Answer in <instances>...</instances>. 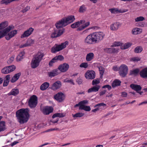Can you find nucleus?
I'll use <instances>...</instances> for the list:
<instances>
[{
	"label": "nucleus",
	"mask_w": 147,
	"mask_h": 147,
	"mask_svg": "<svg viewBox=\"0 0 147 147\" xmlns=\"http://www.w3.org/2000/svg\"><path fill=\"white\" fill-rule=\"evenodd\" d=\"M128 70V67L126 65H121L119 69V73L120 76L122 77H125L127 74Z\"/></svg>",
	"instance_id": "5"
},
{
	"label": "nucleus",
	"mask_w": 147,
	"mask_h": 147,
	"mask_svg": "<svg viewBox=\"0 0 147 147\" xmlns=\"http://www.w3.org/2000/svg\"><path fill=\"white\" fill-rule=\"evenodd\" d=\"M29 112V110L27 108L21 109L16 112V116L19 123L24 124L28 121L30 117Z\"/></svg>",
	"instance_id": "1"
},
{
	"label": "nucleus",
	"mask_w": 147,
	"mask_h": 147,
	"mask_svg": "<svg viewBox=\"0 0 147 147\" xmlns=\"http://www.w3.org/2000/svg\"><path fill=\"white\" fill-rule=\"evenodd\" d=\"M84 115V113H78L75 114H73V117L74 118L80 117L83 116Z\"/></svg>",
	"instance_id": "42"
},
{
	"label": "nucleus",
	"mask_w": 147,
	"mask_h": 147,
	"mask_svg": "<svg viewBox=\"0 0 147 147\" xmlns=\"http://www.w3.org/2000/svg\"><path fill=\"white\" fill-rule=\"evenodd\" d=\"M8 25L7 21H4L0 24V38L3 37L9 31V26L6 28Z\"/></svg>",
	"instance_id": "2"
},
{
	"label": "nucleus",
	"mask_w": 147,
	"mask_h": 147,
	"mask_svg": "<svg viewBox=\"0 0 147 147\" xmlns=\"http://www.w3.org/2000/svg\"><path fill=\"white\" fill-rule=\"evenodd\" d=\"M1 72L4 74H7L9 73V66H6L1 70Z\"/></svg>",
	"instance_id": "36"
},
{
	"label": "nucleus",
	"mask_w": 147,
	"mask_h": 147,
	"mask_svg": "<svg viewBox=\"0 0 147 147\" xmlns=\"http://www.w3.org/2000/svg\"><path fill=\"white\" fill-rule=\"evenodd\" d=\"M5 80L3 82V86H7L8 84L9 81V75H7L5 77Z\"/></svg>",
	"instance_id": "38"
},
{
	"label": "nucleus",
	"mask_w": 147,
	"mask_h": 147,
	"mask_svg": "<svg viewBox=\"0 0 147 147\" xmlns=\"http://www.w3.org/2000/svg\"><path fill=\"white\" fill-rule=\"evenodd\" d=\"M40 63L33 58L31 63V66L32 68H36L39 65Z\"/></svg>",
	"instance_id": "21"
},
{
	"label": "nucleus",
	"mask_w": 147,
	"mask_h": 147,
	"mask_svg": "<svg viewBox=\"0 0 147 147\" xmlns=\"http://www.w3.org/2000/svg\"><path fill=\"white\" fill-rule=\"evenodd\" d=\"M65 29L64 28L55 29L52 33L51 37L53 38L59 37L63 33Z\"/></svg>",
	"instance_id": "7"
},
{
	"label": "nucleus",
	"mask_w": 147,
	"mask_h": 147,
	"mask_svg": "<svg viewBox=\"0 0 147 147\" xmlns=\"http://www.w3.org/2000/svg\"><path fill=\"white\" fill-rule=\"evenodd\" d=\"M18 143L19 142L18 141H15L11 143V145L12 147H13Z\"/></svg>",
	"instance_id": "62"
},
{
	"label": "nucleus",
	"mask_w": 147,
	"mask_h": 147,
	"mask_svg": "<svg viewBox=\"0 0 147 147\" xmlns=\"http://www.w3.org/2000/svg\"><path fill=\"white\" fill-rule=\"evenodd\" d=\"M68 42L67 41L62 43L59 45L55 44L53 47L51 48V52L53 53H55L65 48L66 46L68 45Z\"/></svg>",
	"instance_id": "3"
},
{
	"label": "nucleus",
	"mask_w": 147,
	"mask_h": 147,
	"mask_svg": "<svg viewBox=\"0 0 147 147\" xmlns=\"http://www.w3.org/2000/svg\"><path fill=\"white\" fill-rule=\"evenodd\" d=\"M60 73V71L58 69H57L48 72V74L49 77H52L58 75Z\"/></svg>",
	"instance_id": "18"
},
{
	"label": "nucleus",
	"mask_w": 147,
	"mask_h": 147,
	"mask_svg": "<svg viewBox=\"0 0 147 147\" xmlns=\"http://www.w3.org/2000/svg\"><path fill=\"white\" fill-rule=\"evenodd\" d=\"M17 33V30H14L13 31H10V39L13 37Z\"/></svg>",
	"instance_id": "45"
},
{
	"label": "nucleus",
	"mask_w": 147,
	"mask_h": 147,
	"mask_svg": "<svg viewBox=\"0 0 147 147\" xmlns=\"http://www.w3.org/2000/svg\"><path fill=\"white\" fill-rule=\"evenodd\" d=\"M98 69L100 74V78H101L102 77V75L104 72V68L100 66L98 67Z\"/></svg>",
	"instance_id": "39"
},
{
	"label": "nucleus",
	"mask_w": 147,
	"mask_h": 147,
	"mask_svg": "<svg viewBox=\"0 0 147 147\" xmlns=\"http://www.w3.org/2000/svg\"><path fill=\"white\" fill-rule=\"evenodd\" d=\"M69 65L66 63H64L60 65L58 69L60 71L64 72L67 71L69 68Z\"/></svg>",
	"instance_id": "13"
},
{
	"label": "nucleus",
	"mask_w": 147,
	"mask_h": 147,
	"mask_svg": "<svg viewBox=\"0 0 147 147\" xmlns=\"http://www.w3.org/2000/svg\"><path fill=\"white\" fill-rule=\"evenodd\" d=\"M100 83V81L99 79H97L94 80L92 82V85H93L97 84Z\"/></svg>",
	"instance_id": "51"
},
{
	"label": "nucleus",
	"mask_w": 147,
	"mask_h": 147,
	"mask_svg": "<svg viewBox=\"0 0 147 147\" xmlns=\"http://www.w3.org/2000/svg\"><path fill=\"white\" fill-rule=\"evenodd\" d=\"M143 49L140 46L136 47L134 49V52L138 53H141Z\"/></svg>",
	"instance_id": "44"
},
{
	"label": "nucleus",
	"mask_w": 147,
	"mask_h": 147,
	"mask_svg": "<svg viewBox=\"0 0 147 147\" xmlns=\"http://www.w3.org/2000/svg\"><path fill=\"white\" fill-rule=\"evenodd\" d=\"M140 59L141 58L139 57H135L131 58L130 61L134 62H138L140 61Z\"/></svg>",
	"instance_id": "46"
},
{
	"label": "nucleus",
	"mask_w": 147,
	"mask_h": 147,
	"mask_svg": "<svg viewBox=\"0 0 147 147\" xmlns=\"http://www.w3.org/2000/svg\"><path fill=\"white\" fill-rule=\"evenodd\" d=\"M130 86L133 90L136 91L137 92H138V91H140L142 88L140 85L134 84H131Z\"/></svg>",
	"instance_id": "19"
},
{
	"label": "nucleus",
	"mask_w": 147,
	"mask_h": 147,
	"mask_svg": "<svg viewBox=\"0 0 147 147\" xmlns=\"http://www.w3.org/2000/svg\"><path fill=\"white\" fill-rule=\"evenodd\" d=\"M85 76L87 79H93L95 77V73L93 70L88 71L85 73Z\"/></svg>",
	"instance_id": "11"
},
{
	"label": "nucleus",
	"mask_w": 147,
	"mask_h": 147,
	"mask_svg": "<svg viewBox=\"0 0 147 147\" xmlns=\"http://www.w3.org/2000/svg\"><path fill=\"white\" fill-rule=\"evenodd\" d=\"M0 3L1 4L7 5L9 3V0H2Z\"/></svg>",
	"instance_id": "49"
},
{
	"label": "nucleus",
	"mask_w": 147,
	"mask_h": 147,
	"mask_svg": "<svg viewBox=\"0 0 147 147\" xmlns=\"http://www.w3.org/2000/svg\"><path fill=\"white\" fill-rule=\"evenodd\" d=\"M49 86V84L47 82H45L41 85L40 89L42 90H46Z\"/></svg>",
	"instance_id": "29"
},
{
	"label": "nucleus",
	"mask_w": 147,
	"mask_h": 147,
	"mask_svg": "<svg viewBox=\"0 0 147 147\" xmlns=\"http://www.w3.org/2000/svg\"><path fill=\"white\" fill-rule=\"evenodd\" d=\"M106 104H105L103 103H100L96 105H95L94 106V107H102L104 106H106Z\"/></svg>",
	"instance_id": "56"
},
{
	"label": "nucleus",
	"mask_w": 147,
	"mask_h": 147,
	"mask_svg": "<svg viewBox=\"0 0 147 147\" xmlns=\"http://www.w3.org/2000/svg\"><path fill=\"white\" fill-rule=\"evenodd\" d=\"M55 26L57 29H60V28L65 26H66V25L63 19L62 18L55 24Z\"/></svg>",
	"instance_id": "17"
},
{
	"label": "nucleus",
	"mask_w": 147,
	"mask_h": 147,
	"mask_svg": "<svg viewBox=\"0 0 147 147\" xmlns=\"http://www.w3.org/2000/svg\"><path fill=\"white\" fill-rule=\"evenodd\" d=\"M95 43H98L102 40L104 37L105 34L102 32H99L93 33Z\"/></svg>",
	"instance_id": "4"
},
{
	"label": "nucleus",
	"mask_w": 147,
	"mask_h": 147,
	"mask_svg": "<svg viewBox=\"0 0 147 147\" xmlns=\"http://www.w3.org/2000/svg\"><path fill=\"white\" fill-rule=\"evenodd\" d=\"M30 9V7L27 6L24 9H23L22 10V12L23 13H24Z\"/></svg>",
	"instance_id": "61"
},
{
	"label": "nucleus",
	"mask_w": 147,
	"mask_h": 147,
	"mask_svg": "<svg viewBox=\"0 0 147 147\" xmlns=\"http://www.w3.org/2000/svg\"><path fill=\"white\" fill-rule=\"evenodd\" d=\"M121 82L120 80H119L116 79L112 83V86L113 88L116 86H119L120 85Z\"/></svg>",
	"instance_id": "27"
},
{
	"label": "nucleus",
	"mask_w": 147,
	"mask_h": 147,
	"mask_svg": "<svg viewBox=\"0 0 147 147\" xmlns=\"http://www.w3.org/2000/svg\"><path fill=\"white\" fill-rule=\"evenodd\" d=\"M145 20L144 18L142 16H140L135 19L136 22H139Z\"/></svg>",
	"instance_id": "48"
},
{
	"label": "nucleus",
	"mask_w": 147,
	"mask_h": 147,
	"mask_svg": "<svg viewBox=\"0 0 147 147\" xmlns=\"http://www.w3.org/2000/svg\"><path fill=\"white\" fill-rule=\"evenodd\" d=\"M54 98L59 102L63 101L65 99V96L64 94L61 92L58 93L54 96Z\"/></svg>",
	"instance_id": "14"
},
{
	"label": "nucleus",
	"mask_w": 147,
	"mask_h": 147,
	"mask_svg": "<svg viewBox=\"0 0 147 147\" xmlns=\"http://www.w3.org/2000/svg\"><path fill=\"white\" fill-rule=\"evenodd\" d=\"M94 57V53H90L86 55V60L87 61H90L93 59Z\"/></svg>",
	"instance_id": "28"
},
{
	"label": "nucleus",
	"mask_w": 147,
	"mask_h": 147,
	"mask_svg": "<svg viewBox=\"0 0 147 147\" xmlns=\"http://www.w3.org/2000/svg\"><path fill=\"white\" fill-rule=\"evenodd\" d=\"M142 32V30L139 28H135L132 30V33L134 34H139Z\"/></svg>",
	"instance_id": "30"
},
{
	"label": "nucleus",
	"mask_w": 147,
	"mask_h": 147,
	"mask_svg": "<svg viewBox=\"0 0 147 147\" xmlns=\"http://www.w3.org/2000/svg\"><path fill=\"white\" fill-rule=\"evenodd\" d=\"M61 86V82L59 81H57L52 84L51 88L53 90H56L59 89Z\"/></svg>",
	"instance_id": "16"
},
{
	"label": "nucleus",
	"mask_w": 147,
	"mask_h": 147,
	"mask_svg": "<svg viewBox=\"0 0 147 147\" xmlns=\"http://www.w3.org/2000/svg\"><path fill=\"white\" fill-rule=\"evenodd\" d=\"M16 78L13 77L11 80V82L12 83L14 82L17 80Z\"/></svg>",
	"instance_id": "64"
},
{
	"label": "nucleus",
	"mask_w": 147,
	"mask_h": 147,
	"mask_svg": "<svg viewBox=\"0 0 147 147\" xmlns=\"http://www.w3.org/2000/svg\"><path fill=\"white\" fill-rule=\"evenodd\" d=\"M34 29L31 27L25 31L21 36V38H22L26 37H28L30 35L33 31Z\"/></svg>",
	"instance_id": "15"
},
{
	"label": "nucleus",
	"mask_w": 147,
	"mask_h": 147,
	"mask_svg": "<svg viewBox=\"0 0 147 147\" xmlns=\"http://www.w3.org/2000/svg\"><path fill=\"white\" fill-rule=\"evenodd\" d=\"M104 50L106 52L111 53H117L118 49L115 48H107L105 49Z\"/></svg>",
	"instance_id": "23"
},
{
	"label": "nucleus",
	"mask_w": 147,
	"mask_h": 147,
	"mask_svg": "<svg viewBox=\"0 0 147 147\" xmlns=\"http://www.w3.org/2000/svg\"><path fill=\"white\" fill-rule=\"evenodd\" d=\"M132 45V44L130 42L125 43L124 45L123 49H126L128 48Z\"/></svg>",
	"instance_id": "50"
},
{
	"label": "nucleus",
	"mask_w": 147,
	"mask_h": 147,
	"mask_svg": "<svg viewBox=\"0 0 147 147\" xmlns=\"http://www.w3.org/2000/svg\"><path fill=\"white\" fill-rule=\"evenodd\" d=\"M81 104V106L80 108H81V107L82 106H86L85 105L88 104V101L87 100H84L80 102Z\"/></svg>",
	"instance_id": "47"
},
{
	"label": "nucleus",
	"mask_w": 147,
	"mask_h": 147,
	"mask_svg": "<svg viewBox=\"0 0 147 147\" xmlns=\"http://www.w3.org/2000/svg\"><path fill=\"white\" fill-rule=\"evenodd\" d=\"M44 55L43 53L41 52H38L36 55L35 57L33 58L40 62L42 59V58Z\"/></svg>",
	"instance_id": "20"
},
{
	"label": "nucleus",
	"mask_w": 147,
	"mask_h": 147,
	"mask_svg": "<svg viewBox=\"0 0 147 147\" xmlns=\"http://www.w3.org/2000/svg\"><path fill=\"white\" fill-rule=\"evenodd\" d=\"M86 8L85 6L84 5H82L80 7L79 9V12L81 13L84 12L86 11Z\"/></svg>",
	"instance_id": "41"
},
{
	"label": "nucleus",
	"mask_w": 147,
	"mask_h": 147,
	"mask_svg": "<svg viewBox=\"0 0 147 147\" xmlns=\"http://www.w3.org/2000/svg\"><path fill=\"white\" fill-rule=\"evenodd\" d=\"M84 43L86 45H91L95 43L93 33L88 35L84 40Z\"/></svg>",
	"instance_id": "8"
},
{
	"label": "nucleus",
	"mask_w": 147,
	"mask_h": 147,
	"mask_svg": "<svg viewBox=\"0 0 147 147\" xmlns=\"http://www.w3.org/2000/svg\"><path fill=\"white\" fill-rule=\"evenodd\" d=\"M34 43V40H33L31 38H29L27 40L25 44L20 46V47L23 48L25 47L30 46Z\"/></svg>",
	"instance_id": "22"
},
{
	"label": "nucleus",
	"mask_w": 147,
	"mask_h": 147,
	"mask_svg": "<svg viewBox=\"0 0 147 147\" xmlns=\"http://www.w3.org/2000/svg\"><path fill=\"white\" fill-rule=\"evenodd\" d=\"M10 93V95L16 96L19 93V90L17 88L13 89L12 90Z\"/></svg>",
	"instance_id": "35"
},
{
	"label": "nucleus",
	"mask_w": 147,
	"mask_h": 147,
	"mask_svg": "<svg viewBox=\"0 0 147 147\" xmlns=\"http://www.w3.org/2000/svg\"><path fill=\"white\" fill-rule=\"evenodd\" d=\"M121 43L119 42H115L114 44L111 45V47H118L120 46L121 45Z\"/></svg>",
	"instance_id": "54"
},
{
	"label": "nucleus",
	"mask_w": 147,
	"mask_h": 147,
	"mask_svg": "<svg viewBox=\"0 0 147 147\" xmlns=\"http://www.w3.org/2000/svg\"><path fill=\"white\" fill-rule=\"evenodd\" d=\"M139 71L140 70L139 69L136 68L131 70L130 72V74L131 75L136 76L139 73Z\"/></svg>",
	"instance_id": "33"
},
{
	"label": "nucleus",
	"mask_w": 147,
	"mask_h": 147,
	"mask_svg": "<svg viewBox=\"0 0 147 147\" xmlns=\"http://www.w3.org/2000/svg\"><path fill=\"white\" fill-rule=\"evenodd\" d=\"M109 10L111 11L112 13H116L118 12L121 13V10H119L117 9L116 8H112L110 9Z\"/></svg>",
	"instance_id": "43"
},
{
	"label": "nucleus",
	"mask_w": 147,
	"mask_h": 147,
	"mask_svg": "<svg viewBox=\"0 0 147 147\" xmlns=\"http://www.w3.org/2000/svg\"><path fill=\"white\" fill-rule=\"evenodd\" d=\"M100 87V86L99 85L94 86L92 87L89 89L88 90V93H90L92 92H97L98 91Z\"/></svg>",
	"instance_id": "24"
},
{
	"label": "nucleus",
	"mask_w": 147,
	"mask_h": 147,
	"mask_svg": "<svg viewBox=\"0 0 147 147\" xmlns=\"http://www.w3.org/2000/svg\"><path fill=\"white\" fill-rule=\"evenodd\" d=\"M16 68V66L14 65H10V72L13 71Z\"/></svg>",
	"instance_id": "55"
},
{
	"label": "nucleus",
	"mask_w": 147,
	"mask_h": 147,
	"mask_svg": "<svg viewBox=\"0 0 147 147\" xmlns=\"http://www.w3.org/2000/svg\"><path fill=\"white\" fill-rule=\"evenodd\" d=\"M120 25V23L119 22H116L114 23L111 26L110 28L112 30H117L118 28Z\"/></svg>",
	"instance_id": "26"
},
{
	"label": "nucleus",
	"mask_w": 147,
	"mask_h": 147,
	"mask_svg": "<svg viewBox=\"0 0 147 147\" xmlns=\"http://www.w3.org/2000/svg\"><path fill=\"white\" fill-rule=\"evenodd\" d=\"M5 122L2 121L0 122V132L4 131L6 129Z\"/></svg>",
	"instance_id": "31"
},
{
	"label": "nucleus",
	"mask_w": 147,
	"mask_h": 147,
	"mask_svg": "<svg viewBox=\"0 0 147 147\" xmlns=\"http://www.w3.org/2000/svg\"><path fill=\"white\" fill-rule=\"evenodd\" d=\"M90 22H88L86 23H85V24H83L82 26H80L78 28H77V31H81L85 28L87 27L90 24Z\"/></svg>",
	"instance_id": "32"
},
{
	"label": "nucleus",
	"mask_w": 147,
	"mask_h": 147,
	"mask_svg": "<svg viewBox=\"0 0 147 147\" xmlns=\"http://www.w3.org/2000/svg\"><path fill=\"white\" fill-rule=\"evenodd\" d=\"M64 59L63 57L61 55H58L53 58L49 62V65L50 66H52L53 63L58 61H62Z\"/></svg>",
	"instance_id": "10"
},
{
	"label": "nucleus",
	"mask_w": 147,
	"mask_h": 147,
	"mask_svg": "<svg viewBox=\"0 0 147 147\" xmlns=\"http://www.w3.org/2000/svg\"><path fill=\"white\" fill-rule=\"evenodd\" d=\"M29 105L31 108L35 107L37 104V98L35 95L32 96L28 101Z\"/></svg>",
	"instance_id": "6"
},
{
	"label": "nucleus",
	"mask_w": 147,
	"mask_h": 147,
	"mask_svg": "<svg viewBox=\"0 0 147 147\" xmlns=\"http://www.w3.org/2000/svg\"><path fill=\"white\" fill-rule=\"evenodd\" d=\"M102 88H107L109 90H110L111 89V86L109 84L106 85L102 87Z\"/></svg>",
	"instance_id": "57"
},
{
	"label": "nucleus",
	"mask_w": 147,
	"mask_h": 147,
	"mask_svg": "<svg viewBox=\"0 0 147 147\" xmlns=\"http://www.w3.org/2000/svg\"><path fill=\"white\" fill-rule=\"evenodd\" d=\"M25 54V52L24 51H22L20 53L17 57L18 61H20L24 58V55Z\"/></svg>",
	"instance_id": "34"
},
{
	"label": "nucleus",
	"mask_w": 147,
	"mask_h": 147,
	"mask_svg": "<svg viewBox=\"0 0 147 147\" xmlns=\"http://www.w3.org/2000/svg\"><path fill=\"white\" fill-rule=\"evenodd\" d=\"M74 24H75L76 28L78 27L80 25V22L79 21L76 22Z\"/></svg>",
	"instance_id": "63"
},
{
	"label": "nucleus",
	"mask_w": 147,
	"mask_h": 147,
	"mask_svg": "<svg viewBox=\"0 0 147 147\" xmlns=\"http://www.w3.org/2000/svg\"><path fill=\"white\" fill-rule=\"evenodd\" d=\"M121 94V96L123 97H126L127 96V93L125 92H122Z\"/></svg>",
	"instance_id": "58"
},
{
	"label": "nucleus",
	"mask_w": 147,
	"mask_h": 147,
	"mask_svg": "<svg viewBox=\"0 0 147 147\" xmlns=\"http://www.w3.org/2000/svg\"><path fill=\"white\" fill-rule=\"evenodd\" d=\"M21 75V73H18V74H16L13 77L15 78H16L17 80H18L20 77Z\"/></svg>",
	"instance_id": "60"
},
{
	"label": "nucleus",
	"mask_w": 147,
	"mask_h": 147,
	"mask_svg": "<svg viewBox=\"0 0 147 147\" xmlns=\"http://www.w3.org/2000/svg\"><path fill=\"white\" fill-rule=\"evenodd\" d=\"M67 26L69 24L73 22L75 20L74 16L73 15L68 16L66 18H63Z\"/></svg>",
	"instance_id": "12"
},
{
	"label": "nucleus",
	"mask_w": 147,
	"mask_h": 147,
	"mask_svg": "<svg viewBox=\"0 0 147 147\" xmlns=\"http://www.w3.org/2000/svg\"><path fill=\"white\" fill-rule=\"evenodd\" d=\"M65 116L62 113H57L54 114L52 116V118H54L56 117H62Z\"/></svg>",
	"instance_id": "40"
},
{
	"label": "nucleus",
	"mask_w": 147,
	"mask_h": 147,
	"mask_svg": "<svg viewBox=\"0 0 147 147\" xmlns=\"http://www.w3.org/2000/svg\"><path fill=\"white\" fill-rule=\"evenodd\" d=\"M80 110H84L87 111H89L91 110V108L89 106H82L81 108H79Z\"/></svg>",
	"instance_id": "37"
},
{
	"label": "nucleus",
	"mask_w": 147,
	"mask_h": 147,
	"mask_svg": "<svg viewBox=\"0 0 147 147\" xmlns=\"http://www.w3.org/2000/svg\"><path fill=\"white\" fill-rule=\"evenodd\" d=\"M140 75L142 78H147V68L143 69L140 72Z\"/></svg>",
	"instance_id": "25"
},
{
	"label": "nucleus",
	"mask_w": 147,
	"mask_h": 147,
	"mask_svg": "<svg viewBox=\"0 0 147 147\" xmlns=\"http://www.w3.org/2000/svg\"><path fill=\"white\" fill-rule=\"evenodd\" d=\"M88 65L86 63H82L80 65L81 67L86 68L88 67Z\"/></svg>",
	"instance_id": "52"
},
{
	"label": "nucleus",
	"mask_w": 147,
	"mask_h": 147,
	"mask_svg": "<svg viewBox=\"0 0 147 147\" xmlns=\"http://www.w3.org/2000/svg\"><path fill=\"white\" fill-rule=\"evenodd\" d=\"M64 82H68L70 83L71 84H74L73 81L72 79L69 80L67 78H66L64 80Z\"/></svg>",
	"instance_id": "53"
},
{
	"label": "nucleus",
	"mask_w": 147,
	"mask_h": 147,
	"mask_svg": "<svg viewBox=\"0 0 147 147\" xmlns=\"http://www.w3.org/2000/svg\"><path fill=\"white\" fill-rule=\"evenodd\" d=\"M76 82L79 84H82L83 80L80 78H78L76 80Z\"/></svg>",
	"instance_id": "59"
},
{
	"label": "nucleus",
	"mask_w": 147,
	"mask_h": 147,
	"mask_svg": "<svg viewBox=\"0 0 147 147\" xmlns=\"http://www.w3.org/2000/svg\"><path fill=\"white\" fill-rule=\"evenodd\" d=\"M40 110L44 115H48L53 112V109L52 107L47 106L43 107H41Z\"/></svg>",
	"instance_id": "9"
}]
</instances>
